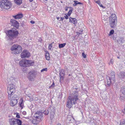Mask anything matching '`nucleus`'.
<instances>
[{"mask_svg": "<svg viewBox=\"0 0 125 125\" xmlns=\"http://www.w3.org/2000/svg\"><path fill=\"white\" fill-rule=\"evenodd\" d=\"M30 22L31 23L34 24L35 23V22L33 21H31Z\"/></svg>", "mask_w": 125, "mask_h": 125, "instance_id": "obj_49", "label": "nucleus"}, {"mask_svg": "<svg viewBox=\"0 0 125 125\" xmlns=\"http://www.w3.org/2000/svg\"><path fill=\"white\" fill-rule=\"evenodd\" d=\"M73 8H72V9L70 10L69 11H68V13L67 15L68 16H70V15H71V14L72 12V11H73Z\"/></svg>", "mask_w": 125, "mask_h": 125, "instance_id": "obj_35", "label": "nucleus"}, {"mask_svg": "<svg viewBox=\"0 0 125 125\" xmlns=\"http://www.w3.org/2000/svg\"><path fill=\"white\" fill-rule=\"evenodd\" d=\"M115 74L114 72H111L107 77V85L109 86L111 83H114L115 82Z\"/></svg>", "mask_w": 125, "mask_h": 125, "instance_id": "obj_3", "label": "nucleus"}, {"mask_svg": "<svg viewBox=\"0 0 125 125\" xmlns=\"http://www.w3.org/2000/svg\"><path fill=\"white\" fill-rule=\"evenodd\" d=\"M119 77L121 78H123L125 77V72H120L118 75Z\"/></svg>", "mask_w": 125, "mask_h": 125, "instance_id": "obj_20", "label": "nucleus"}, {"mask_svg": "<svg viewBox=\"0 0 125 125\" xmlns=\"http://www.w3.org/2000/svg\"><path fill=\"white\" fill-rule=\"evenodd\" d=\"M120 125H125V121L123 120V121H121L120 123Z\"/></svg>", "mask_w": 125, "mask_h": 125, "instance_id": "obj_37", "label": "nucleus"}, {"mask_svg": "<svg viewBox=\"0 0 125 125\" xmlns=\"http://www.w3.org/2000/svg\"><path fill=\"white\" fill-rule=\"evenodd\" d=\"M68 8H72L71 7H66L65 8V11H67L68 10Z\"/></svg>", "mask_w": 125, "mask_h": 125, "instance_id": "obj_44", "label": "nucleus"}, {"mask_svg": "<svg viewBox=\"0 0 125 125\" xmlns=\"http://www.w3.org/2000/svg\"><path fill=\"white\" fill-rule=\"evenodd\" d=\"M15 120L18 125H22V122L21 120L17 118L15 119Z\"/></svg>", "mask_w": 125, "mask_h": 125, "instance_id": "obj_27", "label": "nucleus"}, {"mask_svg": "<svg viewBox=\"0 0 125 125\" xmlns=\"http://www.w3.org/2000/svg\"><path fill=\"white\" fill-rule=\"evenodd\" d=\"M64 17L66 19H68V17L67 15H66L65 16H64Z\"/></svg>", "mask_w": 125, "mask_h": 125, "instance_id": "obj_47", "label": "nucleus"}, {"mask_svg": "<svg viewBox=\"0 0 125 125\" xmlns=\"http://www.w3.org/2000/svg\"><path fill=\"white\" fill-rule=\"evenodd\" d=\"M18 104L20 107H21V109H22L23 108V107L24 105L23 100L22 98L21 97L20 99Z\"/></svg>", "mask_w": 125, "mask_h": 125, "instance_id": "obj_15", "label": "nucleus"}, {"mask_svg": "<svg viewBox=\"0 0 125 125\" xmlns=\"http://www.w3.org/2000/svg\"><path fill=\"white\" fill-rule=\"evenodd\" d=\"M33 0H29V1L31 2L33 1Z\"/></svg>", "mask_w": 125, "mask_h": 125, "instance_id": "obj_52", "label": "nucleus"}, {"mask_svg": "<svg viewBox=\"0 0 125 125\" xmlns=\"http://www.w3.org/2000/svg\"><path fill=\"white\" fill-rule=\"evenodd\" d=\"M113 60L112 59H111L109 63V64H113Z\"/></svg>", "mask_w": 125, "mask_h": 125, "instance_id": "obj_40", "label": "nucleus"}, {"mask_svg": "<svg viewBox=\"0 0 125 125\" xmlns=\"http://www.w3.org/2000/svg\"><path fill=\"white\" fill-rule=\"evenodd\" d=\"M11 6V2L7 0H1L0 3V7L2 9H8Z\"/></svg>", "mask_w": 125, "mask_h": 125, "instance_id": "obj_4", "label": "nucleus"}, {"mask_svg": "<svg viewBox=\"0 0 125 125\" xmlns=\"http://www.w3.org/2000/svg\"><path fill=\"white\" fill-rule=\"evenodd\" d=\"M20 66L23 67H28V65L26 62V60H22L20 61L19 62Z\"/></svg>", "mask_w": 125, "mask_h": 125, "instance_id": "obj_11", "label": "nucleus"}, {"mask_svg": "<svg viewBox=\"0 0 125 125\" xmlns=\"http://www.w3.org/2000/svg\"><path fill=\"white\" fill-rule=\"evenodd\" d=\"M57 19L58 20L59 19V17H57Z\"/></svg>", "mask_w": 125, "mask_h": 125, "instance_id": "obj_54", "label": "nucleus"}, {"mask_svg": "<svg viewBox=\"0 0 125 125\" xmlns=\"http://www.w3.org/2000/svg\"><path fill=\"white\" fill-rule=\"evenodd\" d=\"M117 58H119V57H117Z\"/></svg>", "mask_w": 125, "mask_h": 125, "instance_id": "obj_55", "label": "nucleus"}, {"mask_svg": "<svg viewBox=\"0 0 125 125\" xmlns=\"http://www.w3.org/2000/svg\"><path fill=\"white\" fill-rule=\"evenodd\" d=\"M52 47V43L50 44L49 45L48 49H49L51 50V48Z\"/></svg>", "mask_w": 125, "mask_h": 125, "instance_id": "obj_39", "label": "nucleus"}, {"mask_svg": "<svg viewBox=\"0 0 125 125\" xmlns=\"http://www.w3.org/2000/svg\"><path fill=\"white\" fill-rule=\"evenodd\" d=\"M107 18H106L105 19L104 17H103L102 18V19L103 20H106Z\"/></svg>", "mask_w": 125, "mask_h": 125, "instance_id": "obj_48", "label": "nucleus"}, {"mask_svg": "<svg viewBox=\"0 0 125 125\" xmlns=\"http://www.w3.org/2000/svg\"><path fill=\"white\" fill-rule=\"evenodd\" d=\"M43 113L45 115H47L49 114V111L47 110H46L44 111Z\"/></svg>", "mask_w": 125, "mask_h": 125, "instance_id": "obj_34", "label": "nucleus"}, {"mask_svg": "<svg viewBox=\"0 0 125 125\" xmlns=\"http://www.w3.org/2000/svg\"><path fill=\"white\" fill-rule=\"evenodd\" d=\"M15 87L14 85L11 84L8 85L7 88V92L8 94V98L10 99L11 96L13 95L12 94L15 91Z\"/></svg>", "mask_w": 125, "mask_h": 125, "instance_id": "obj_6", "label": "nucleus"}, {"mask_svg": "<svg viewBox=\"0 0 125 125\" xmlns=\"http://www.w3.org/2000/svg\"><path fill=\"white\" fill-rule=\"evenodd\" d=\"M26 62L28 65V67L33 65L34 63L33 61L26 60Z\"/></svg>", "mask_w": 125, "mask_h": 125, "instance_id": "obj_17", "label": "nucleus"}, {"mask_svg": "<svg viewBox=\"0 0 125 125\" xmlns=\"http://www.w3.org/2000/svg\"><path fill=\"white\" fill-rule=\"evenodd\" d=\"M66 43H64L62 44H59V48H61L64 47L66 45Z\"/></svg>", "mask_w": 125, "mask_h": 125, "instance_id": "obj_31", "label": "nucleus"}, {"mask_svg": "<svg viewBox=\"0 0 125 125\" xmlns=\"http://www.w3.org/2000/svg\"><path fill=\"white\" fill-rule=\"evenodd\" d=\"M120 99L121 101L125 100V96H121L120 98Z\"/></svg>", "mask_w": 125, "mask_h": 125, "instance_id": "obj_33", "label": "nucleus"}, {"mask_svg": "<svg viewBox=\"0 0 125 125\" xmlns=\"http://www.w3.org/2000/svg\"><path fill=\"white\" fill-rule=\"evenodd\" d=\"M73 2H74V3L73 5L74 6H76L78 4H82V3L79 2L77 0H74L73 1Z\"/></svg>", "mask_w": 125, "mask_h": 125, "instance_id": "obj_29", "label": "nucleus"}, {"mask_svg": "<svg viewBox=\"0 0 125 125\" xmlns=\"http://www.w3.org/2000/svg\"><path fill=\"white\" fill-rule=\"evenodd\" d=\"M55 86V84L54 82L49 87L50 88L53 89Z\"/></svg>", "mask_w": 125, "mask_h": 125, "instance_id": "obj_36", "label": "nucleus"}, {"mask_svg": "<svg viewBox=\"0 0 125 125\" xmlns=\"http://www.w3.org/2000/svg\"><path fill=\"white\" fill-rule=\"evenodd\" d=\"M5 32L9 37L11 38V39L16 38L19 33L16 29L13 28L8 31L7 32L6 31Z\"/></svg>", "mask_w": 125, "mask_h": 125, "instance_id": "obj_2", "label": "nucleus"}, {"mask_svg": "<svg viewBox=\"0 0 125 125\" xmlns=\"http://www.w3.org/2000/svg\"><path fill=\"white\" fill-rule=\"evenodd\" d=\"M121 92L124 94H125V87H122L121 88Z\"/></svg>", "mask_w": 125, "mask_h": 125, "instance_id": "obj_30", "label": "nucleus"}, {"mask_svg": "<svg viewBox=\"0 0 125 125\" xmlns=\"http://www.w3.org/2000/svg\"><path fill=\"white\" fill-rule=\"evenodd\" d=\"M10 22L11 23L12 25L14 27L17 29L19 28V23L17 21L14 19H12L10 20Z\"/></svg>", "mask_w": 125, "mask_h": 125, "instance_id": "obj_10", "label": "nucleus"}, {"mask_svg": "<svg viewBox=\"0 0 125 125\" xmlns=\"http://www.w3.org/2000/svg\"><path fill=\"white\" fill-rule=\"evenodd\" d=\"M40 122H41V121H38V119H36V118L35 119H33L32 121V123L35 125L37 124Z\"/></svg>", "mask_w": 125, "mask_h": 125, "instance_id": "obj_25", "label": "nucleus"}, {"mask_svg": "<svg viewBox=\"0 0 125 125\" xmlns=\"http://www.w3.org/2000/svg\"><path fill=\"white\" fill-rule=\"evenodd\" d=\"M30 53L28 50H24L21 54V58H28L30 56Z\"/></svg>", "mask_w": 125, "mask_h": 125, "instance_id": "obj_8", "label": "nucleus"}, {"mask_svg": "<svg viewBox=\"0 0 125 125\" xmlns=\"http://www.w3.org/2000/svg\"><path fill=\"white\" fill-rule=\"evenodd\" d=\"M114 33V31L113 30H111L110 31V32L109 34V36L113 34Z\"/></svg>", "mask_w": 125, "mask_h": 125, "instance_id": "obj_38", "label": "nucleus"}, {"mask_svg": "<svg viewBox=\"0 0 125 125\" xmlns=\"http://www.w3.org/2000/svg\"><path fill=\"white\" fill-rule=\"evenodd\" d=\"M96 2L97 3L100 7H101L104 9H107L106 7H104L102 5V4L101 3L100 1L99 0H98L96 1Z\"/></svg>", "mask_w": 125, "mask_h": 125, "instance_id": "obj_24", "label": "nucleus"}, {"mask_svg": "<svg viewBox=\"0 0 125 125\" xmlns=\"http://www.w3.org/2000/svg\"><path fill=\"white\" fill-rule=\"evenodd\" d=\"M11 50L12 53L14 54H18L22 51V49L21 46L18 44H14L11 47Z\"/></svg>", "mask_w": 125, "mask_h": 125, "instance_id": "obj_5", "label": "nucleus"}, {"mask_svg": "<svg viewBox=\"0 0 125 125\" xmlns=\"http://www.w3.org/2000/svg\"><path fill=\"white\" fill-rule=\"evenodd\" d=\"M17 103L18 101L17 100H11L10 104L11 106H15Z\"/></svg>", "mask_w": 125, "mask_h": 125, "instance_id": "obj_16", "label": "nucleus"}, {"mask_svg": "<svg viewBox=\"0 0 125 125\" xmlns=\"http://www.w3.org/2000/svg\"><path fill=\"white\" fill-rule=\"evenodd\" d=\"M72 118L71 119H70L68 117L67 120L69 121V122L72 123L73 122V121H74V119L73 118H72V117H71Z\"/></svg>", "mask_w": 125, "mask_h": 125, "instance_id": "obj_32", "label": "nucleus"}, {"mask_svg": "<svg viewBox=\"0 0 125 125\" xmlns=\"http://www.w3.org/2000/svg\"><path fill=\"white\" fill-rule=\"evenodd\" d=\"M83 30H81V31L78 32H77V35L81 34L82 33Z\"/></svg>", "mask_w": 125, "mask_h": 125, "instance_id": "obj_43", "label": "nucleus"}, {"mask_svg": "<svg viewBox=\"0 0 125 125\" xmlns=\"http://www.w3.org/2000/svg\"><path fill=\"white\" fill-rule=\"evenodd\" d=\"M57 125H62L60 123H58L57 124Z\"/></svg>", "mask_w": 125, "mask_h": 125, "instance_id": "obj_53", "label": "nucleus"}, {"mask_svg": "<svg viewBox=\"0 0 125 125\" xmlns=\"http://www.w3.org/2000/svg\"><path fill=\"white\" fill-rule=\"evenodd\" d=\"M15 119L14 118H10L9 119V124L10 125H14L16 124V121Z\"/></svg>", "mask_w": 125, "mask_h": 125, "instance_id": "obj_14", "label": "nucleus"}, {"mask_svg": "<svg viewBox=\"0 0 125 125\" xmlns=\"http://www.w3.org/2000/svg\"><path fill=\"white\" fill-rule=\"evenodd\" d=\"M22 114L24 115H25L26 114V113L25 111H23L22 112Z\"/></svg>", "mask_w": 125, "mask_h": 125, "instance_id": "obj_46", "label": "nucleus"}, {"mask_svg": "<svg viewBox=\"0 0 125 125\" xmlns=\"http://www.w3.org/2000/svg\"><path fill=\"white\" fill-rule=\"evenodd\" d=\"M45 58L47 60H49L50 59L49 54L47 51H45Z\"/></svg>", "mask_w": 125, "mask_h": 125, "instance_id": "obj_22", "label": "nucleus"}, {"mask_svg": "<svg viewBox=\"0 0 125 125\" xmlns=\"http://www.w3.org/2000/svg\"><path fill=\"white\" fill-rule=\"evenodd\" d=\"M15 3L18 5H20L22 3V0H14Z\"/></svg>", "mask_w": 125, "mask_h": 125, "instance_id": "obj_28", "label": "nucleus"}, {"mask_svg": "<svg viewBox=\"0 0 125 125\" xmlns=\"http://www.w3.org/2000/svg\"><path fill=\"white\" fill-rule=\"evenodd\" d=\"M19 99V98L18 97V96L17 95H14L12 96L11 98L10 99H11V100H17V101H18Z\"/></svg>", "mask_w": 125, "mask_h": 125, "instance_id": "obj_26", "label": "nucleus"}, {"mask_svg": "<svg viewBox=\"0 0 125 125\" xmlns=\"http://www.w3.org/2000/svg\"><path fill=\"white\" fill-rule=\"evenodd\" d=\"M110 26L112 28L115 27L116 25L117 22L115 21H109Z\"/></svg>", "mask_w": 125, "mask_h": 125, "instance_id": "obj_19", "label": "nucleus"}, {"mask_svg": "<svg viewBox=\"0 0 125 125\" xmlns=\"http://www.w3.org/2000/svg\"><path fill=\"white\" fill-rule=\"evenodd\" d=\"M64 71L63 70H62L60 73L59 75L60 76V78L63 79V76L64 75Z\"/></svg>", "mask_w": 125, "mask_h": 125, "instance_id": "obj_23", "label": "nucleus"}, {"mask_svg": "<svg viewBox=\"0 0 125 125\" xmlns=\"http://www.w3.org/2000/svg\"><path fill=\"white\" fill-rule=\"evenodd\" d=\"M78 91H74L72 94L71 96H69L67 100L66 107L69 108H71L73 105L75 104L76 101L79 99L80 95Z\"/></svg>", "mask_w": 125, "mask_h": 125, "instance_id": "obj_1", "label": "nucleus"}, {"mask_svg": "<svg viewBox=\"0 0 125 125\" xmlns=\"http://www.w3.org/2000/svg\"><path fill=\"white\" fill-rule=\"evenodd\" d=\"M69 22L74 24H75L77 23V20L75 18H73L70 17L69 18Z\"/></svg>", "mask_w": 125, "mask_h": 125, "instance_id": "obj_18", "label": "nucleus"}, {"mask_svg": "<svg viewBox=\"0 0 125 125\" xmlns=\"http://www.w3.org/2000/svg\"><path fill=\"white\" fill-rule=\"evenodd\" d=\"M28 78L30 81H33L35 77V73L33 72H29Z\"/></svg>", "mask_w": 125, "mask_h": 125, "instance_id": "obj_9", "label": "nucleus"}, {"mask_svg": "<svg viewBox=\"0 0 125 125\" xmlns=\"http://www.w3.org/2000/svg\"><path fill=\"white\" fill-rule=\"evenodd\" d=\"M54 109L53 111H52L51 112V114L50 115V118L51 120H52L54 118V115L55 114Z\"/></svg>", "mask_w": 125, "mask_h": 125, "instance_id": "obj_21", "label": "nucleus"}, {"mask_svg": "<svg viewBox=\"0 0 125 125\" xmlns=\"http://www.w3.org/2000/svg\"><path fill=\"white\" fill-rule=\"evenodd\" d=\"M34 116L36 119H37L38 121H41L43 117L42 113L41 111H38L35 113Z\"/></svg>", "mask_w": 125, "mask_h": 125, "instance_id": "obj_7", "label": "nucleus"}, {"mask_svg": "<svg viewBox=\"0 0 125 125\" xmlns=\"http://www.w3.org/2000/svg\"><path fill=\"white\" fill-rule=\"evenodd\" d=\"M109 21H115L117 22V18L115 14H112L109 18Z\"/></svg>", "mask_w": 125, "mask_h": 125, "instance_id": "obj_12", "label": "nucleus"}, {"mask_svg": "<svg viewBox=\"0 0 125 125\" xmlns=\"http://www.w3.org/2000/svg\"><path fill=\"white\" fill-rule=\"evenodd\" d=\"M82 55L83 57L84 58H86V55L84 54V52H83L82 53Z\"/></svg>", "mask_w": 125, "mask_h": 125, "instance_id": "obj_42", "label": "nucleus"}, {"mask_svg": "<svg viewBox=\"0 0 125 125\" xmlns=\"http://www.w3.org/2000/svg\"><path fill=\"white\" fill-rule=\"evenodd\" d=\"M47 70V68H43L41 70V72H42L44 71H46Z\"/></svg>", "mask_w": 125, "mask_h": 125, "instance_id": "obj_41", "label": "nucleus"}, {"mask_svg": "<svg viewBox=\"0 0 125 125\" xmlns=\"http://www.w3.org/2000/svg\"><path fill=\"white\" fill-rule=\"evenodd\" d=\"M12 17L16 19L21 18L23 17V14L21 13L18 14L16 15H12Z\"/></svg>", "mask_w": 125, "mask_h": 125, "instance_id": "obj_13", "label": "nucleus"}, {"mask_svg": "<svg viewBox=\"0 0 125 125\" xmlns=\"http://www.w3.org/2000/svg\"><path fill=\"white\" fill-rule=\"evenodd\" d=\"M124 111L123 112V113L124 114H125V108L124 109Z\"/></svg>", "mask_w": 125, "mask_h": 125, "instance_id": "obj_51", "label": "nucleus"}, {"mask_svg": "<svg viewBox=\"0 0 125 125\" xmlns=\"http://www.w3.org/2000/svg\"><path fill=\"white\" fill-rule=\"evenodd\" d=\"M16 117L18 118H20V116L19 114H17L16 115Z\"/></svg>", "mask_w": 125, "mask_h": 125, "instance_id": "obj_45", "label": "nucleus"}, {"mask_svg": "<svg viewBox=\"0 0 125 125\" xmlns=\"http://www.w3.org/2000/svg\"><path fill=\"white\" fill-rule=\"evenodd\" d=\"M64 19V18L61 17V19L60 20L62 21H63V20Z\"/></svg>", "mask_w": 125, "mask_h": 125, "instance_id": "obj_50", "label": "nucleus"}]
</instances>
